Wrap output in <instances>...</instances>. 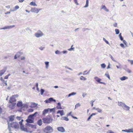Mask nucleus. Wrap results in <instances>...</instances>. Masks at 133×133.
Listing matches in <instances>:
<instances>
[{
  "instance_id": "nucleus-50",
  "label": "nucleus",
  "mask_w": 133,
  "mask_h": 133,
  "mask_svg": "<svg viewBox=\"0 0 133 133\" xmlns=\"http://www.w3.org/2000/svg\"><path fill=\"white\" fill-rule=\"evenodd\" d=\"M44 102H45L46 103H50L49 101V99H47L46 100H45Z\"/></svg>"
},
{
  "instance_id": "nucleus-29",
  "label": "nucleus",
  "mask_w": 133,
  "mask_h": 133,
  "mask_svg": "<svg viewBox=\"0 0 133 133\" xmlns=\"http://www.w3.org/2000/svg\"><path fill=\"white\" fill-rule=\"evenodd\" d=\"M57 108L58 109H62V108L61 106V104L59 102L57 103Z\"/></svg>"
},
{
  "instance_id": "nucleus-43",
  "label": "nucleus",
  "mask_w": 133,
  "mask_h": 133,
  "mask_svg": "<svg viewBox=\"0 0 133 133\" xmlns=\"http://www.w3.org/2000/svg\"><path fill=\"white\" fill-rule=\"evenodd\" d=\"M109 56L110 58L114 62H116V61L115 60L114 58L112 57V56L111 54H109Z\"/></svg>"
},
{
  "instance_id": "nucleus-49",
  "label": "nucleus",
  "mask_w": 133,
  "mask_h": 133,
  "mask_svg": "<svg viewBox=\"0 0 133 133\" xmlns=\"http://www.w3.org/2000/svg\"><path fill=\"white\" fill-rule=\"evenodd\" d=\"M90 29H88V28H83L82 29V31L84 32L85 31H86V30H89Z\"/></svg>"
},
{
  "instance_id": "nucleus-25",
  "label": "nucleus",
  "mask_w": 133,
  "mask_h": 133,
  "mask_svg": "<svg viewBox=\"0 0 133 133\" xmlns=\"http://www.w3.org/2000/svg\"><path fill=\"white\" fill-rule=\"evenodd\" d=\"M120 80L121 81H124L128 79V77L126 76H123L122 77L120 78Z\"/></svg>"
},
{
  "instance_id": "nucleus-19",
  "label": "nucleus",
  "mask_w": 133,
  "mask_h": 133,
  "mask_svg": "<svg viewBox=\"0 0 133 133\" xmlns=\"http://www.w3.org/2000/svg\"><path fill=\"white\" fill-rule=\"evenodd\" d=\"M124 104L123 102H121L119 101L118 102V105L119 106L121 107L122 108Z\"/></svg>"
},
{
  "instance_id": "nucleus-18",
  "label": "nucleus",
  "mask_w": 133,
  "mask_h": 133,
  "mask_svg": "<svg viewBox=\"0 0 133 133\" xmlns=\"http://www.w3.org/2000/svg\"><path fill=\"white\" fill-rule=\"evenodd\" d=\"M15 115H11L9 116V122L10 121L12 122L14 120L15 118Z\"/></svg>"
},
{
  "instance_id": "nucleus-57",
  "label": "nucleus",
  "mask_w": 133,
  "mask_h": 133,
  "mask_svg": "<svg viewBox=\"0 0 133 133\" xmlns=\"http://www.w3.org/2000/svg\"><path fill=\"white\" fill-rule=\"evenodd\" d=\"M21 117L18 116L16 118V119L19 121L21 119Z\"/></svg>"
},
{
  "instance_id": "nucleus-32",
  "label": "nucleus",
  "mask_w": 133,
  "mask_h": 133,
  "mask_svg": "<svg viewBox=\"0 0 133 133\" xmlns=\"http://www.w3.org/2000/svg\"><path fill=\"white\" fill-rule=\"evenodd\" d=\"M89 0H86V5L84 6V8H86L88 7L89 5Z\"/></svg>"
},
{
  "instance_id": "nucleus-64",
  "label": "nucleus",
  "mask_w": 133,
  "mask_h": 133,
  "mask_svg": "<svg viewBox=\"0 0 133 133\" xmlns=\"http://www.w3.org/2000/svg\"><path fill=\"white\" fill-rule=\"evenodd\" d=\"M25 59V58L24 57V56H22L21 58V60H24Z\"/></svg>"
},
{
  "instance_id": "nucleus-31",
  "label": "nucleus",
  "mask_w": 133,
  "mask_h": 133,
  "mask_svg": "<svg viewBox=\"0 0 133 133\" xmlns=\"http://www.w3.org/2000/svg\"><path fill=\"white\" fill-rule=\"evenodd\" d=\"M76 92H72L71 93L69 94L68 95V97H69L71 96L75 95H76Z\"/></svg>"
},
{
  "instance_id": "nucleus-44",
  "label": "nucleus",
  "mask_w": 133,
  "mask_h": 133,
  "mask_svg": "<svg viewBox=\"0 0 133 133\" xmlns=\"http://www.w3.org/2000/svg\"><path fill=\"white\" fill-rule=\"evenodd\" d=\"M119 36L120 38V40L121 41L123 40V37H122V36H121V33H120L119 34Z\"/></svg>"
},
{
  "instance_id": "nucleus-8",
  "label": "nucleus",
  "mask_w": 133,
  "mask_h": 133,
  "mask_svg": "<svg viewBox=\"0 0 133 133\" xmlns=\"http://www.w3.org/2000/svg\"><path fill=\"white\" fill-rule=\"evenodd\" d=\"M7 66H5L3 69L0 70V76H2L6 72L7 69Z\"/></svg>"
},
{
  "instance_id": "nucleus-46",
  "label": "nucleus",
  "mask_w": 133,
  "mask_h": 133,
  "mask_svg": "<svg viewBox=\"0 0 133 133\" xmlns=\"http://www.w3.org/2000/svg\"><path fill=\"white\" fill-rule=\"evenodd\" d=\"M80 104L79 103H78L75 106V109L78 108L80 106Z\"/></svg>"
},
{
  "instance_id": "nucleus-36",
  "label": "nucleus",
  "mask_w": 133,
  "mask_h": 133,
  "mask_svg": "<svg viewBox=\"0 0 133 133\" xmlns=\"http://www.w3.org/2000/svg\"><path fill=\"white\" fill-rule=\"evenodd\" d=\"M73 46V45H72L71 46V48H70L69 49H68V50L69 51H72V50L74 51L75 48L74 47H72Z\"/></svg>"
},
{
  "instance_id": "nucleus-6",
  "label": "nucleus",
  "mask_w": 133,
  "mask_h": 133,
  "mask_svg": "<svg viewBox=\"0 0 133 133\" xmlns=\"http://www.w3.org/2000/svg\"><path fill=\"white\" fill-rule=\"evenodd\" d=\"M34 35L36 37L38 38L42 36L43 34L41 30H38L35 34Z\"/></svg>"
},
{
  "instance_id": "nucleus-7",
  "label": "nucleus",
  "mask_w": 133,
  "mask_h": 133,
  "mask_svg": "<svg viewBox=\"0 0 133 133\" xmlns=\"http://www.w3.org/2000/svg\"><path fill=\"white\" fill-rule=\"evenodd\" d=\"M18 96L17 95H14L11 97L9 100L10 103H12L16 102V100L15 98L18 97Z\"/></svg>"
},
{
  "instance_id": "nucleus-62",
  "label": "nucleus",
  "mask_w": 133,
  "mask_h": 133,
  "mask_svg": "<svg viewBox=\"0 0 133 133\" xmlns=\"http://www.w3.org/2000/svg\"><path fill=\"white\" fill-rule=\"evenodd\" d=\"M117 23H114L113 24V25H114V26L115 27H117Z\"/></svg>"
},
{
  "instance_id": "nucleus-56",
  "label": "nucleus",
  "mask_w": 133,
  "mask_h": 133,
  "mask_svg": "<svg viewBox=\"0 0 133 133\" xmlns=\"http://www.w3.org/2000/svg\"><path fill=\"white\" fill-rule=\"evenodd\" d=\"M120 45L123 48H124L125 47L124 45L122 43Z\"/></svg>"
},
{
  "instance_id": "nucleus-1",
  "label": "nucleus",
  "mask_w": 133,
  "mask_h": 133,
  "mask_svg": "<svg viewBox=\"0 0 133 133\" xmlns=\"http://www.w3.org/2000/svg\"><path fill=\"white\" fill-rule=\"evenodd\" d=\"M8 128L9 130L10 131V128L11 127L14 128L15 129H18L19 128V125L17 122H12L10 123L9 122H8Z\"/></svg>"
},
{
  "instance_id": "nucleus-14",
  "label": "nucleus",
  "mask_w": 133,
  "mask_h": 133,
  "mask_svg": "<svg viewBox=\"0 0 133 133\" xmlns=\"http://www.w3.org/2000/svg\"><path fill=\"white\" fill-rule=\"evenodd\" d=\"M122 108L124 110L128 111L129 110L130 108L129 107L127 106L124 104V106Z\"/></svg>"
},
{
  "instance_id": "nucleus-53",
  "label": "nucleus",
  "mask_w": 133,
  "mask_h": 133,
  "mask_svg": "<svg viewBox=\"0 0 133 133\" xmlns=\"http://www.w3.org/2000/svg\"><path fill=\"white\" fill-rule=\"evenodd\" d=\"M61 54L62 53L63 54H66L68 53L67 51H62L61 52Z\"/></svg>"
},
{
  "instance_id": "nucleus-27",
  "label": "nucleus",
  "mask_w": 133,
  "mask_h": 133,
  "mask_svg": "<svg viewBox=\"0 0 133 133\" xmlns=\"http://www.w3.org/2000/svg\"><path fill=\"white\" fill-rule=\"evenodd\" d=\"M17 106L18 107H22L23 106V104L22 102H19L17 104Z\"/></svg>"
},
{
  "instance_id": "nucleus-42",
  "label": "nucleus",
  "mask_w": 133,
  "mask_h": 133,
  "mask_svg": "<svg viewBox=\"0 0 133 133\" xmlns=\"http://www.w3.org/2000/svg\"><path fill=\"white\" fill-rule=\"evenodd\" d=\"M80 79L81 80H84L85 81L87 79V78L83 76H81V77L80 78Z\"/></svg>"
},
{
  "instance_id": "nucleus-35",
  "label": "nucleus",
  "mask_w": 133,
  "mask_h": 133,
  "mask_svg": "<svg viewBox=\"0 0 133 133\" xmlns=\"http://www.w3.org/2000/svg\"><path fill=\"white\" fill-rule=\"evenodd\" d=\"M101 68L103 69L105 68L106 66V65L104 63L101 64Z\"/></svg>"
},
{
  "instance_id": "nucleus-55",
  "label": "nucleus",
  "mask_w": 133,
  "mask_h": 133,
  "mask_svg": "<svg viewBox=\"0 0 133 133\" xmlns=\"http://www.w3.org/2000/svg\"><path fill=\"white\" fill-rule=\"evenodd\" d=\"M74 2L77 5H79V4L77 2V0H73Z\"/></svg>"
},
{
  "instance_id": "nucleus-48",
  "label": "nucleus",
  "mask_w": 133,
  "mask_h": 133,
  "mask_svg": "<svg viewBox=\"0 0 133 133\" xmlns=\"http://www.w3.org/2000/svg\"><path fill=\"white\" fill-rule=\"evenodd\" d=\"M128 62H129L130 63L131 65H132L133 64V60H131L130 59H128Z\"/></svg>"
},
{
  "instance_id": "nucleus-28",
  "label": "nucleus",
  "mask_w": 133,
  "mask_h": 133,
  "mask_svg": "<svg viewBox=\"0 0 133 133\" xmlns=\"http://www.w3.org/2000/svg\"><path fill=\"white\" fill-rule=\"evenodd\" d=\"M23 54V53L22 52H18L17 53L16 55L17 56V57H19L20 56H21Z\"/></svg>"
},
{
  "instance_id": "nucleus-38",
  "label": "nucleus",
  "mask_w": 133,
  "mask_h": 133,
  "mask_svg": "<svg viewBox=\"0 0 133 133\" xmlns=\"http://www.w3.org/2000/svg\"><path fill=\"white\" fill-rule=\"evenodd\" d=\"M30 5H33L34 6H36L37 5L36 4V3L35 2H31L30 3Z\"/></svg>"
},
{
  "instance_id": "nucleus-21",
  "label": "nucleus",
  "mask_w": 133,
  "mask_h": 133,
  "mask_svg": "<svg viewBox=\"0 0 133 133\" xmlns=\"http://www.w3.org/2000/svg\"><path fill=\"white\" fill-rule=\"evenodd\" d=\"M37 104L35 103H32L30 106L31 108H35L37 106Z\"/></svg>"
},
{
  "instance_id": "nucleus-39",
  "label": "nucleus",
  "mask_w": 133,
  "mask_h": 133,
  "mask_svg": "<svg viewBox=\"0 0 133 133\" xmlns=\"http://www.w3.org/2000/svg\"><path fill=\"white\" fill-rule=\"evenodd\" d=\"M128 132H132L133 133V128L129 129H128Z\"/></svg>"
},
{
  "instance_id": "nucleus-26",
  "label": "nucleus",
  "mask_w": 133,
  "mask_h": 133,
  "mask_svg": "<svg viewBox=\"0 0 133 133\" xmlns=\"http://www.w3.org/2000/svg\"><path fill=\"white\" fill-rule=\"evenodd\" d=\"M49 112H54L55 111V108L52 109L48 108Z\"/></svg>"
},
{
  "instance_id": "nucleus-11",
  "label": "nucleus",
  "mask_w": 133,
  "mask_h": 133,
  "mask_svg": "<svg viewBox=\"0 0 133 133\" xmlns=\"http://www.w3.org/2000/svg\"><path fill=\"white\" fill-rule=\"evenodd\" d=\"M57 130L58 131L61 132H63L65 131L64 128L62 127H57Z\"/></svg>"
},
{
  "instance_id": "nucleus-40",
  "label": "nucleus",
  "mask_w": 133,
  "mask_h": 133,
  "mask_svg": "<svg viewBox=\"0 0 133 133\" xmlns=\"http://www.w3.org/2000/svg\"><path fill=\"white\" fill-rule=\"evenodd\" d=\"M103 40L107 44H109V45L110 44H109V42H108V41H107L106 39L104 38H103Z\"/></svg>"
},
{
  "instance_id": "nucleus-45",
  "label": "nucleus",
  "mask_w": 133,
  "mask_h": 133,
  "mask_svg": "<svg viewBox=\"0 0 133 133\" xmlns=\"http://www.w3.org/2000/svg\"><path fill=\"white\" fill-rule=\"evenodd\" d=\"M41 94L42 95H43L44 92V90L43 89H41Z\"/></svg>"
},
{
  "instance_id": "nucleus-12",
  "label": "nucleus",
  "mask_w": 133,
  "mask_h": 133,
  "mask_svg": "<svg viewBox=\"0 0 133 133\" xmlns=\"http://www.w3.org/2000/svg\"><path fill=\"white\" fill-rule=\"evenodd\" d=\"M95 79L97 82L100 84H105V83L103 82H101L100 81L101 80V79L98 78L97 77H95L94 78Z\"/></svg>"
},
{
  "instance_id": "nucleus-22",
  "label": "nucleus",
  "mask_w": 133,
  "mask_h": 133,
  "mask_svg": "<svg viewBox=\"0 0 133 133\" xmlns=\"http://www.w3.org/2000/svg\"><path fill=\"white\" fill-rule=\"evenodd\" d=\"M57 114H59L61 116L63 115H64V114L63 112V110H59L57 112Z\"/></svg>"
},
{
  "instance_id": "nucleus-30",
  "label": "nucleus",
  "mask_w": 133,
  "mask_h": 133,
  "mask_svg": "<svg viewBox=\"0 0 133 133\" xmlns=\"http://www.w3.org/2000/svg\"><path fill=\"white\" fill-rule=\"evenodd\" d=\"M95 110H96L98 112L102 113V110L99 108L95 109Z\"/></svg>"
},
{
  "instance_id": "nucleus-13",
  "label": "nucleus",
  "mask_w": 133,
  "mask_h": 133,
  "mask_svg": "<svg viewBox=\"0 0 133 133\" xmlns=\"http://www.w3.org/2000/svg\"><path fill=\"white\" fill-rule=\"evenodd\" d=\"M30 11L32 12L38 13V9L37 8H34L31 9Z\"/></svg>"
},
{
  "instance_id": "nucleus-54",
  "label": "nucleus",
  "mask_w": 133,
  "mask_h": 133,
  "mask_svg": "<svg viewBox=\"0 0 133 133\" xmlns=\"http://www.w3.org/2000/svg\"><path fill=\"white\" fill-rule=\"evenodd\" d=\"M23 107H25L26 108H28V105L26 104H23Z\"/></svg>"
},
{
  "instance_id": "nucleus-23",
  "label": "nucleus",
  "mask_w": 133,
  "mask_h": 133,
  "mask_svg": "<svg viewBox=\"0 0 133 133\" xmlns=\"http://www.w3.org/2000/svg\"><path fill=\"white\" fill-rule=\"evenodd\" d=\"M45 68L46 69H48L49 66V62L47 61L45 62Z\"/></svg>"
},
{
  "instance_id": "nucleus-4",
  "label": "nucleus",
  "mask_w": 133,
  "mask_h": 133,
  "mask_svg": "<svg viewBox=\"0 0 133 133\" xmlns=\"http://www.w3.org/2000/svg\"><path fill=\"white\" fill-rule=\"evenodd\" d=\"M53 119L51 118L44 117L42 118L43 122L44 123L49 124L52 122Z\"/></svg>"
},
{
  "instance_id": "nucleus-5",
  "label": "nucleus",
  "mask_w": 133,
  "mask_h": 133,
  "mask_svg": "<svg viewBox=\"0 0 133 133\" xmlns=\"http://www.w3.org/2000/svg\"><path fill=\"white\" fill-rule=\"evenodd\" d=\"M23 119H21V121L19 122V124L20 125V129L22 131H24L26 132H28V131L27 129L24 127L23 124L22 123L23 122Z\"/></svg>"
},
{
  "instance_id": "nucleus-15",
  "label": "nucleus",
  "mask_w": 133,
  "mask_h": 133,
  "mask_svg": "<svg viewBox=\"0 0 133 133\" xmlns=\"http://www.w3.org/2000/svg\"><path fill=\"white\" fill-rule=\"evenodd\" d=\"M26 125L30 127H31L33 129H36V125H33L28 123H26Z\"/></svg>"
},
{
  "instance_id": "nucleus-20",
  "label": "nucleus",
  "mask_w": 133,
  "mask_h": 133,
  "mask_svg": "<svg viewBox=\"0 0 133 133\" xmlns=\"http://www.w3.org/2000/svg\"><path fill=\"white\" fill-rule=\"evenodd\" d=\"M19 8V7L18 5H16L15 7V8L14 9H11L10 10V11L11 12L15 11Z\"/></svg>"
},
{
  "instance_id": "nucleus-17",
  "label": "nucleus",
  "mask_w": 133,
  "mask_h": 133,
  "mask_svg": "<svg viewBox=\"0 0 133 133\" xmlns=\"http://www.w3.org/2000/svg\"><path fill=\"white\" fill-rule=\"evenodd\" d=\"M101 9L104 10L107 12L109 11V10L107 9L105 5H102L101 6Z\"/></svg>"
},
{
  "instance_id": "nucleus-24",
  "label": "nucleus",
  "mask_w": 133,
  "mask_h": 133,
  "mask_svg": "<svg viewBox=\"0 0 133 133\" xmlns=\"http://www.w3.org/2000/svg\"><path fill=\"white\" fill-rule=\"evenodd\" d=\"M42 123V121L41 119L38 120L37 121V124L39 126H41Z\"/></svg>"
},
{
  "instance_id": "nucleus-52",
  "label": "nucleus",
  "mask_w": 133,
  "mask_h": 133,
  "mask_svg": "<svg viewBox=\"0 0 133 133\" xmlns=\"http://www.w3.org/2000/svg\"><path fill=\"white\" fill-rule=\"evenodd\" d=\"M45 48L44 47L41 46L39 48V49L41 50H43Z\"/></svg>"
},
{
  "instance_id": "nucleus-58",
  "label": "nucleus",
  "mask_w": 133,
  "mask_h": 133,
  "mask_svg": "<svg viewBox=\"0 0 133 133\" xmlns=\"http://www.w3.org/2000/svg\"><path fill=\"white\" fill-rule=\"evenodd\" d=\"M107 133H114V132L111 130H109L107 131Z\"/></svg>"
},
{
  "instance_id": "nucleus-2",
  "label": "nucleus",
  "mask_w": 133,
  "mask_h": 133,
  "mask_svg": "<svg viewBox=\"0 0 133 133\" xmlns=\"http://www.w3.org/2000/svg\"><path fill=\"white\" fill-rule=\"evenodd\" d=\"M38 113L37 112H36L34 114L29 115L28 117V119L26 120V122L28 123H34V119L33 117L36 115Z\"/></svg>"
},
{
  "instance_id": "nucleus-34",
  "label": "nucleus",
  "mask_w": 133,
  "mask_h": 133,
  "mask_svg": "<svg viewBox=\"0 0 133 133\" xmlns=\"http://www.w3.org/2000/svg\"><path fill=\"white\" fill-rule=\"evenodd\" d=\"M62 119L66 121H68L69 120L68 118L66 117H62Z\"/></svg>"
},
{
  "instance_id": "nucleus-41",
  "label": "nucleus",
  "mask_w": 133,
  "mask_h": 133,
  "mask_svg": "<svg viewBox=\"0 0 133 133\" xmlns=\"http://www.w3.org/2000/svg\"><path fill=\"white\" fill-rule=\"evenodd\" d=\"M115 31L116 32V34L117 35L118 34L119 32V30L118 29H116L115 30Z\"/></svg>"
},
{
  "instance_id": "nucleus-47",
  "label": "nucleus",
  "mask_w": 133,
  "mask_h": 133,
  "mask_svg": "<svg viewBox=\"0 0 133 133\" xmlns=\"http://www.w3.org/2000/svg\"><path fill=\"white\" fill-rule=\"evenodd\" d=\"M34 110L33 109H30L28 110V111L29 112H33Z\"/></svg>"
},
{
  "instance_id": "nucleus-33",
  "label": "nucleus",
  "mask_w": 133,
  "mask_h": 133,
  "mask_svg": "<svg viewBox=\"0 0 133 133\" xmlns=\"http://www.w3.org/2000/svg\"><path fill=\"white\" fill-rule=\"evenodd\" d=\"M50 103L51 102L54 101L55 102H56V100L53 99V98L51 97L49 98Z\"/></svg>"
},
{
  "instance_id": "nucleus-9",
  "label": "nucleus",
  "mask_w": 133,
  "mask_h": 133,
  "mask_svg": "<svg viewBox=\"0 0 133 133\" xmlns=\"http://www.w3.org/2000/svg\"><path fill=\"white\" fill-rule=\"evenodd\" d=\"M8 105V107L10 109H13L15 108L16 103H10Z\"/></svg>"
},
{
  "instance_id": "nucleus-16",
  "label": "nucleus",
  "mask_w": 133,
  "mask_h": 133,
  "mask_svg": "<svg viewBox=\"0 0 133 133\" xmlns=\"http://www.w3.org/2000/svg\"><path fill=\"white\" fill-rule=\"evenodd\" d=\"M49 112L48 109H44L42 115L43 116H45V114L48 113Z\"/></svg>"
},
{
  "instance_id": "nucleus-10",
  "label": "nucleus",
  "mask_w": 133,
  "mask_h": 133,
  "mask_svg": "<svg viewBox=\"0 0 133 133\" xmlns=\"http://www.w3.org/2000/svg\"><path fill=\"white\" fill-rule=\"evenodd\" d=\"M15 26V25H13L11 26H6L4 27L3 28H1L0 29V30L1 29H10L11 28H12Z\"/></svg>"
},
{
  "instance_id": "nucleus-37",
  "label": "nucleus",
  "mask_w": 133,
  "mask_h": 133,
  "mask_svg": "<svg viewBox=\"0 0 133 133\" xmlns=\"http://www.w3.org/2000/svg\"><path fill=\"white\" fill-rule=\"evenodd\" d=\"M55 53L56 54H57L61 55V52H60L58 50H57L56 51H55Z\"/></svg>"
},
{
  "instance_id": "nucleus-63",
  "label": "nucleus",
  "mask_w": 133,
  "mask_h": 133,
  "mask_svg": "<svg viewBox=\"0 0 133 133\" xmlns=\"http://www.w3.org/2000/svg\"><path fill=\"white\" fill-rule=\"evenodd\" d=\"M71 116L74 118L75 119H77V117L73 116L72 115H71Z\"/></svg>"
},
{
  "instance_id": "nucleus-60",
  "label": "nucleus",
  "mask_w": 133,
  "mask_h": 133,
  "mask_svg": "<svg viewBox=\"0 0 133 133\" xmlns=\"http://www.w3.org/2000/svg\"><path fill=\"white\" fill-rule=\"evenodd\" d=\"M94 102V101L92 100L90 101V103L91 104V106L93 107V102Z\"/></svg>"
},
{
  "instance_id": "nucleus-3",
  "label": "nucleus",
  "mask_w": 133,
  "mask_h": 133,
  "mask_svg": "<svg viewBox=\"0 0 133 133\" xmlns=\"http://www.w3.org/2000/svg\"><path fill=\"white\" fill-rule=\"evenodd\" d=\"M53 131L52 128L50 125L46 126L44 130V131L45 133H51Z\"/></svg>"
},
{
  "instance_id": "nucleus-59",
  "label": "nucleus",
  "mask_w": 133,
  "mask_h": 133,
  "mask_svg": "<svg viewBox=\"0 0 133 133\" xmlns=\"http://www.w3.org/2000/svg\"><path fill=\"white\" fill-rule=\"evenodd\" d=\"M123 42L124 43V44L126 45V46L127 45V42L125 40H123Z\"/></svg>"
},
{
  "instance_id": "nucleus-61",
  "label": "nucleus",
  "mask_w": 133,
  "mask_h": 133,
  "mask_svg": "<svg viewBox=\"0 0 133 133\" xmlns=\"http://www.w3.org/2000/svg\"><path fill=\"white\" fill-rule=\"evenodd\" d=\"M2 82L3 84L4 85V84L5 83V82H6L7 81H5L4 79L2 81Z\"/></svg>"
},
{
  "instance_id": "nucleus-51",
  "label": "nucleus",
  "mask_w": 133,
  "mask_h": 133,
  "mask_svg": "<svg viewBox=\"0 0 133 133\" xmlns=\"http://www.w3.org/2000/svg\"><path fill=\"white\" fill-rule=\"evenodd\" d=\"M105 76H106L108 78L110 79V77L109 75L108 74H105Z\"/></svg>"
}]
</instances>
